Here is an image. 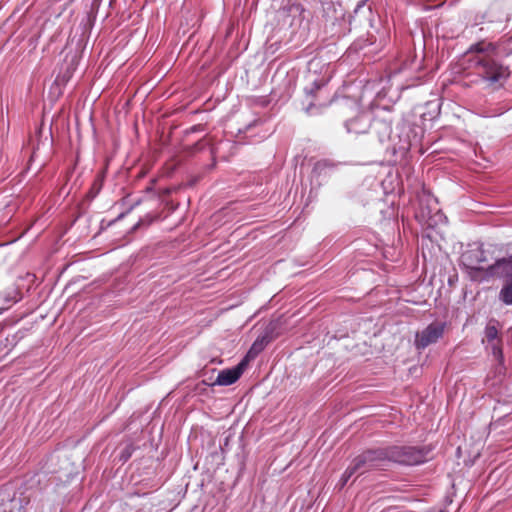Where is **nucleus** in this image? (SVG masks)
I'll return each instance as SVG.
<instances>
[{
	"label": "nucleus",
	"mask_w": 512,
	"mask_h": 512,
	"mask_svg": "<svg viewBox=\"0 0 512 512\" xmlns=\"http://www.w3.org/2000/svg\"><path fill=\"white\" fill-rule=\"evenodd\" d=\"M37 156V151L35 150L32 154V158H35Z\"/></svg>",
	"instance_id": "obj_26"
},
{
	"label": "nucleus",
	"mask_w": 512,
	"mask_h": 512,
	"mask_svg": "<svg viewBox=\"0 0 512 512\" xmlns=\"http://www.w3.org/2000/svg\"><path fill=\"white\" fill-rule=\"evenodd\" d=\"M344 473L346 474V476H349V478H351L354 474L359 473V468L356 466V464L352 460L351 463L349 464V466L344 471Z\"/></svg>",
	"instance_id": "obj_17"
},
{
	"label": "nucleus",
	"mask_w": 512,
	"mask_h": 512,
	"mask_svg": "<svg viewBox=\"0 0 512 512\" xmlns=\"http://www.w3.org/2000/svg\"><path fill=\"white\" fill-rule=\"evenodd\" d=\"M313 107H314V104H313V103H310V104L308 105V107L306 108V112H307L308 114H313V113H314V112H313Z\"/></svg>",
	"instance_id": "obj_25"
},
{
	"label": "nucleus",
	"mask_w": 512,
	"mask_h": 512,
	"mask_svg": "<svg viewBox=\"0 0 512 512\" xmlns=\"http://www.w3.org/2000/svg\"><path fill=\"white\" fill-rule=\"evenodd\" d=\"M461 264L468 270L470 277L475 281H489V279H482L487 272L480 266L481 263L487 261L485 251L482 245H472L469 249L462 253L460 258Z\"/></svg>",
	"instance_id": "obj_3"
},
{
	"label": "nucleus",
	"mask_w": 512,
	"mask_h": 512,
	"mask_svg": "<svg viewBox=\"0 0 512 512\" xmlns=\"http://www.w3.org/2000/svg\"><path fill=\"white\" fill-rule=\"evenodd\" d=\"M445 330V323L433 322L422 331L417 332L415 336V346L418 350H423L429 345L436 343L442 338Z\"/></svg>",
	"instance_id": "obj_4"
},
{
	"label": "nucleus",
	"mask_w": 512,
	"mask_h": 512,
	"mask_svg": "<svg viewBox=\"0 0 512 512\" xmlns=\"http://www.w3.org/2000/svg\"><path fill=\"white\" fill-rule=\"evenodd\" d=\"M421 61L422 60L417 61V57L414 56L410 61H405L403 64V69L418 70L421 68Z\"/></svg>",
	"instance_id": "obj_16"
},
{
	"label": "nucleus",
	"mask_w": 512,
	"mask_h": 512,
	"mask_svg": "<svg viewBox=\"0 0 512 512\" xmlns=\"http://www.w3.org/2000/svg\"><path fill=\"white\" fill-rule=\"evenodd\" d=\"M290 11L293 12V13L302 14L305 11V9H304V7L301 4H293L290 7Z\"/></svg>",
	"instance_id": "obj_23"
},
{
	"label": "nucleus",
	"mask_w": 512,
	"mask_h": 512,
	"mask_svg": "<svg viewBox=\"0 0 512 512\" xmlns=\"http://www.w3.org/2000/svg\"><path fill=\"white\" fill-rule=\"evenodd\" d=\"M494 50L495 48L491 43L478 42L470 47L469 53H475V56L469 60L485 87L497 90L505 84L510 72L508 67L492 58L491 53Z\"/></svg>",
	"instance_id": "obj_1"
},
{
	"label": "nucleus",
	"mask_w": 512,
	"mask_h": 512,
	"mask_svg": "<svg viewBox=\"0 0 512 512\" xmlns=\"http://www.w3.org/2000/svg\"><path fill=\"white\" fill-rule=\"evenodd\" d=\"M344 473L346 474V476H349V478H351L354 474L359 473V468L356 466V464L352 460L351 463L349 464V466L344 471Z\"/></svg>",
	"instance_id": "obj_18"
},
{
	"label": "nucleus",
	"mask_w": 512,
	"mask_h": 512,
	"mask_svg": "<svg viewBox=\"0 0 512 512\" xmlns=\"http://www.w3.org/2000/svg\"><path fill=\"white\" fill-rule=\"evenodd\" d=\"M249 359H252V358L251 357H247V355H246L245 358L243 360H241V362L238 365L233 367L234 370H238L239 377H241V375L243 374L244 369H245Z\"/></svg>",
	"instance_id": "obj_20"
},
{
	"label": "nucleus",
	"mask_w": 512,
	"mask_h": 512,
	"mask_svg": "<svg viewBox=\"0 0 512 512\" xmlns=\"http://www.w3.org/2000/svg\"><path fill=\"white\" fill-rule=\"evenodd\" d=\"M273 331L274 329L272 327H266V329L253 342L252 346L247 352V357L255 358L258 354H260L273 340Z\"/></svg>",
	"instance_id": "obj_10"
},
{
	"label": "nucleus",
	"mask_w": 512,
	"mask_h": 512,
	"mask_svg": "<svg viewBox=\"0 0 512 512\" xmlns=\"http://www.w3.org/2000/svg\"><path fill=\"white\" fill-rule=\"evenodd\" d=\"M371 129L377 135L380 142L385 141L391 133V126L384 120H375L371 125Z\"/></svg>",
	"instance_id": "obj_13"
},
{
	"label": "nucleus",
	"mask_w": 512,
	"mask_h": 512,
	"mask_svg": "<svg viewBox=\"0 0 512 512\" xmlns=\"http://www.w3.org/2000/svg\"><path fill=\"white\" fill-rule=\"evenodd\" d=\"M134 451H135V447L133 444L126 445L119 455V460L122 461L123 463H125L126 461H128L131 458Z\"/></svg>",
	"instance_id": "obj_15"
},
{
	"label": "nucleus",
	"mask_w": 512,
	"mask_h": 512,
	"mask_svg": "<svg viewBox=\"0 0 512 512\" xmlns=\"http://www.w3.org/2000/svg\"><path fill=\"white\" fill-rule=\"evenodd\" d=\"M336 167V164L328 159H322L314 164L312 174L316 177L328 176Z\"/></svg>",
	"instance_id": "obj_12"
},
{
	"label": "nucleus",
	"mask_w": 512,
	"mask_h": 512,
	"mask_svg": "<svg viewBox=\"0 0 512 512\" xmlns=\"http://www.w3.org/2000/svg\"><path fill=\"white\" fill-rule=\"evenodd\" d=\"M239 378L238 370H234L233 368L224 369L218 373L217 378L212 385L229 386L234 384Z\"/></svg>",
	"instance_id": "obj_11"
},
{
	"label": "nucleus",
	"mask_w": 512,
	"mask_h": 512,
	"mask_svg": "<svg viewBox=\"0 0 512 512\" xmlns=\"http://www.w3.org/2000/svg\"><path fill=\"white\" fill-rule=\"evenodd\" d=\"M493 277L512 280V256L498 259L494 264L487 267V272L482 279H491Z\"/></svg>",
	"instance_id": "obj_6"
},
{
	"label": "nucleus",
	"mask_w": 512,
	"mask_h": 512,
	"mask_svg": "<svg viewBox=\"0 0 512 512\" xmlns=\"http://www.w3.org/2000/svg\"><path fill=\"white\" fill-rule=\"evenodd\" d=\"M322 16L326 22L335 24L339 20H342L345 16V11L340 3L333 1L322 2Z\"/></svg>",
	"instance_id": "obj_9"
},
{
	"label": "nucleus",
	"mask_w": 512,
	"mask_h": 512,
	"mask_svg": "<svg viewBox=\"0 0 512 512\" xmlns=\"http://www.w3.org/2000/svg\"><path fill=\"white\" fill-rule=\"evenodd\" d=\"M249 359H252V358L251 357H247V355H246L245 358L243 360H241V362L238 365L233 367L234 370H238L239 377H241V375L243 374L244 369H245Z\"/></svg>",
	"instance_id": "obj_19"
},
{
	"label": "nucleus",
	"mask_w": 512,
	"mask_h": 512,
	"mask_svg": "<svg viewBox=\"0 0 512 512\" xmlns=\"http://www.w3.org/2000/svg\"><path fill=\"white\" fill-rule=\"evenodd\" d=\"M365 6V0L359 2L354 10L355 13H358V11Z\"/></svg>",
	"instance_id": "obj_24"
},
{
	"label": "nucleus",
	"mask_w": 512,
	"mask_h": 512,
	"mask_svg": "<svg viewBox=\"0 0 512 512\" xmlns=\"http://www.w3.org/2000/svg\"><path fill=\"white\" fill-rule=\"evenodd\" d=\"M372 113L361 112L357 116L345 122V128L348 133L355 135L365 134L371 129Z\"/></svg>",
	"instance_id": "obj_7"
},
{
	"label": "nucleus",
	"mask_w": 512,
	"mask_h": 512,
	"mask_svg": "<svg viewBox=\"0 0 512 512\" xmlns=\"http://www.w3.org/2000/svg\"><path fill=\"white\" fill-rule=\"evenodd\" d=\"M497 322L494 320H491L486 328H485V339L483 341H486L488 346L491 349V352L495 359L502 360L503 353L502 349L499 345L500 340L498 339V328H497Z\"/></svg>",
	"instance_id": "obj_8"
},
{
	"label": "nucleus",
	"mask_w": 512,
	"mask_h": 512,
	"mask_svg": "<svg viewBox=\"0 0 512 512\" xmlns=\"http://www.w3.org/2000/svg\"><path fill=\"white\" fill-rule=\"evenodd\" d=\"M359 468V474L365 473L373 468L382 466L385 462V451L383 449L367 450L353 459Z\"/></svg>",
	"instance_id": "obj_5"
},
{
	"label": "nucleus",
	"mask_w": 512,
	"mask_h": 512,
	"mask_svg": "<svg viewBox=\"0 0 512 512\" xmlns=\"http://www.w3.org/2000/svg\"><path fill=\"white\" fill-rule=\"evenodd\" d=\"M349 476H346V474L343 472L339 482L337 483L336 487L341 490L349 481Z\"/></svg>",
	"instance_id": "obj_22"
},
{
	"label": "nucleus",
	"mask_w": 512,
	"mask_h": 512,
	"mask_svg": "<svg viewBox=\"0 0 512 512\" xmlns=\"http://www.w3.org/2000/svg\"><path fill=\"white\" fill-rule=\"evenodd\" d=\"M498 298L505 305L512 306V280H505L499 291Z\"/></svg>",
	"instance_id": "obj_14"
},
{
	"label": "nucleus",
	"mask_w": 512,
	"mask_h": 512,
	"mask_svg": "<svg viewBox=\"0 0 512 512\" xmlns=\"http://www.w3.org/2000/svg\"><path fill=\"white\" fill-rule=\"evenodd\" d=\"M322 86H323L322 82L314 81L312 83V87L311 88H306L305 91H306L307 95H312V94H314V92L320 90V88Z\"/></svg>",
	"instance_id": "obj_21"
},
{
	"label": "nucleus",
	"mask_w": 512,
	"mask_h": 512,
	"mask_svg": "<svg viewBox=\"0 0 512 512\" xmlns=\"http://www.w3.org/2000/svg\"><path fill=\"white\" fill-rule=\"evenodd\" d=\"M385 451V461H393L401 465H418L428 460L429 451L424 448L412 446L389 447Z\"/></svg>",
	"instance_id": "obj_2"
}]
</instances>
